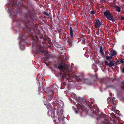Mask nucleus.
<instances>
[{"label":"nucleus","mask_w":124,"mask_h":124,"mask_svg":"<svg viewBox=\"0 0 124 124\" xmlns=\"http://www.w3.org/2000/svg\"><path fill=\"white\" fill-rule=\"evenodd\" d=\"M34 15L33 12L29 9H28L24 18L22 20L17 19V23L19 26H20L22 23H23L25 26L24 30L30 33L31 30L33 27L32 22L34 20Z\"/></svg>","instance_id":"obj_1"},{"label":"nucleus","mask_w":124,"mask_h":124,"mask_svg":"<svg viewBox=\"0 0 124 124\" xmlns=\"http://www.w3.org/2000/svg\"><path fill=\"white\" fill-rule=\"evenodd\" d=\"M79 102L77 105V109L80 112L85 111L88 114L92 115L95 113L96 111L98 112V109L96 108V107L92 105L89 106L85 100L83 98H79L77 99Z\"/></svg>","instance_id":"obj_2"},{"label":"nucleus","mask_w":124,"mask_h":124,"mask_svg":"<svg viewBox=\"0 0 124 124\" xmlns=\"http://www.w3.org/2000/svg\"><path fill=\"white\" fill-rule=\"evenodd\" d=\"M31 34V36L33 40H35L34 38H35L37 40H39V39H41V40L40 41H41L42 40L43 41V44H46L48 46L51 47L52 46H53L52 43L50 39L49 38L46 37L44 39L42 37H41L40 36H39V33L37 35H35L34 36L33 34Z\"/></svg>","instance_id":"obj_3"},{"label":"nucleus","mask_w":124,"mask_h":124,"mask_svg":"<svg viewBox=\"0 0 124 124\" xmlns=\"http://www.w3.org/2000/svg\"><path fill=\"white\" fill-rule=\"evenodd\" d=\"M61 102H59L55 101V107L56 106L57 107L56 112L58 116V119L59 121H60L61 117L62 116L63 111V103L62 101H61Z\"/></svg>","instance_id":"obj_4"},{"label":"nucleus","mask_w":124,"mask_h":124,"mask_svg":"<svg viewBox=\"0 0 124 124\" xmlns=\"http://www.w3.org/2000/svg\"><path fill=\"white\" fill-rule=\"evenodd\" d=\"M53 88L51 87H44V91L48 94V96L46 98V100L47 101H50L52 98L54 93L52 91Z\"/></svg>","instance_id":"obj_5"},{"label":"nucleus","mask_w":124,"mask_h":124,"mask_svg":"<svg viewBox=\"0 0 124 124\" xmlns=\"http://www.w3.org/2000/svg\"><path fill=\"white\" fill-rule=\"evenodd\" d=\"M58 68L60 71H62L63 75L64 73H65V70L67 72H68L70 69L67 66L66 64L62 62L59 64L58 66Z\"/></svg>","instance_id":"obj_6"},{"label":"nucleus","mask_w":124,"mask_h":124,"mask_svg":"<svg viewBox=\"0 0 124 124\" xmlns=\"http://www.w3.org/2000/svg\"><path fill=\"white\" fill-rule=\"evenodd\" d=\"M36 45L37 53L41 54L43 53L44 51L42 46H41L40 44H38L37 43H36Z\"/></svg>","instance_id":"obj_7"},{"label":"nucleus","mask_w":124,"mask_h":124,"mask_svg":"<svg viewBox=\"0 0 124 124\" xmlns=\"http://www.w3.org/2000/svg\"><path fill=\"white\" fill-rule=\"evenodd\" d=\"M70 34L71 36L70 39L71 40L69 41V45H71L72 44V40L73 39V34L72 28L71 27H70Z\"/></svg>","instance_id":"obj_8"},{"label":"nucleus","mask_w":124,"mask_h":124,"mask_svg":"<svg viewBox=\"0 0 124 124\" xmlns=\"http://www.w3.org/2000/svg\"><path fill=\"white\" fill-rule=\"evenodd\" d=\"M94 24L95 28H99L101 25L102 23L98 19L97 20Z\"/></svg>","instance_id":"obj_9"},{"label":"nucleus","mask_w":124,"mask_h":124,"mask_svg":"<svg viewBox=\"0 0 124 124\" xmlns=\"http://www.w3.org/2000/svg\"><path fill=\"white\" fill-rule=\"evenodd\" d=\"M107 18L112 22H114L115 21V20L113 17V15L111 14H110L109 15L107 16Z\"/></svg>","instance_id":"obj_10"},{"label":"nucleus","mask_w":124,"mask_h":124,"mask_svg":"<svg viewBox=\"0 0 124 124\" xmlns=\"http://www.w3.org/2000/svg\"><path fill=\"white\" fill-rule=\"evenodd\" d=\"M99 52L101 53V54L102 57H104V54L103 50L102 47L101 46H100Z\"/></svg>","instance_id":"obj_11"},{"label":"nucleus","mask_w":124,"mask_h":124,"mask_svg":"<svg viewBox=\"0 0 124 124\" xmlns=\"http://www.w3.org/2000/svg\"><path fill=\"white\" fill-rule=\"evenodd\" d=\"M16 11L17 13H21L22 11L21 6L18 7L16 9Z\"/></svg>","instance_id":"obj_12"},{"label":"nucleus","mask_w":124,"mask_h":124,"mask_svg":"<svg viewBox=\"0 0 124 124\" xmlns=\"http://www.w3.org/2000/svg\"><path fill=\"white\" fill-rule=\"evenodd\" d=\"M111 55H112V56H114L116 55L117 53L114 50H112L111 51Z\"/></svg>","instance_id":"obj_13"},{"label":"nucleus","mask_w":124,"mask_h":124,"mask_svg":"<svg viewBox=\"0 0 124 124\" xmlns=\"http://www.w3.org/2000/svg\"><path fill=\"white\" fill-rule=\"evenodd\" d=\"M108 66L110 67L112 66H115V65L113 64V61H110L108 64Z\"/></svg>","instance_id":"obj_14"},{"label":"nucleus","mask_w":124,"mask_h":124,"mask_svg":"<svg viewBox=\"0 0 124 124\" xmlns=\"http://www.w3.org/2000/svg\"><path fill=\"white\" fill-rule=\"evenodd\" d=\"M51 114L50 116L53 119L54 117V110L52 109H51Z\"/></svg>","instance_id":"obj_15"},{"label":"nucleus","mask_w":124,"mask_h":124,"mask_svg":"<svg viewBox=\"0 0 124 124\" xmlns=\"http://www.w3.org/2000/svg\"><path fill=\"white\" fill-rule=\"evenodd\" d=\"M115 98L114 97H113L112 98V101L113 102V107L114 106V108H115V107L116 106V104L115 103Z\"/></svg>","instance_id":"obj_16"},{"label":"nucleus","mask_w":124,"mask_h":124,"mask_svg":"<svg viewBox=\"0 0 124 124\" xmlns=\"http://www.w3.org/2000/svg\"><path fill=\"white\" fill-rule=\"evenodd\" d=\"M63 49L62 48H60L58 49V53L59 54H62V51Z\"/></svg>","instance_id":"obj_17"},{"label":"nucleus","mask_w":124,"mask_h":124,"mask_svg":"<svg viewBox=\"0 0 124 124\" xmlns=\"http://www.w3.org/2000/svg\"><path fill=\"white\" fill-rule=\"evenodd\" d=\"M99 116L100 118H104L106 117V115L102 113H101Z\"/></svg>","instance_id":"obj_18"},{"label":"nucleus","mask_w":124,"mask_h":124,"mask_svg":"<svg viewBox=\"0 0 124 124\" xmlns=\"http://www.w3.org/2000/svg\"><path fill=\"white\" fill-rule=\"evenodd\" d=\"M55 46L57 48H61V45L59 44H56V42H55Z\"/></svg>","instance_id":"obj_19"},{"label":"nucleus","mask_w":124,"mask_h":124,"mask_svg":"<svg viewBox=\"0 0 124 124\" xmlns=\"http://www.w3.org/2000/svg\"><path fill=\"white\" fill-rule=\"evenodd\" d=\"M27 7H30L32 6L31 2L30 1H28L26 2Z\"/></svg>","instance_id":"obj_20"},{"label":"nucleus","mask_w":124,"mask_h":124,"mask_svg":"<svg viewBox=\"0 0 124 124\" xmlns=\"http://www.w3.org/2000/svg\"><path fill=\"white\" fill-rule=\"evenodd\" d=\"M124 81H123L121 82V88L123 90H124Z\"/></svg>","instance_id":"obj_21"},{"label":"nucleus","mask_w":124,"mask_h":124,"mask_svg":"<svg viewBox=\"0 0 124 124\" xmlns=\"http://www.w3.org/2000/svg\"><path fill=\"white\" fill-rule=\"evenodd\" d=\"M116 10L118 12H120L121 11V8L119 6H117L116 7Z\"/></svg>","instance_id":"obj_22"},{"label":"nucleus","mask_w":124,"mask_h":124,"mask_svg":"<svg viewBox=\"0 0 124 124\" xmlns=\"http://www.w3.org/2000/svg\"><path fill=\"white\" fill-rule=\"evenodd\" d=\"M109 11L108 10H106L105 12H104V16H107V14L109 13Z\"/></svg>","instance_id":"obj_23"},{"label":"nucleus","mask_w":124,"mask_h":124,"mask_svg":"<svg viewBox=\"0 0 124 124\" xmlns=\"http://www.w3.org/2000/svg\"><path fill=\"white\" fill-rule=\"evenodd\" d=\"M114 87V86L113 85H107L106 86V87L107 88H113Z\"/></svg>","instance_id":"obj_24"},{"label":"nucleus","mask_w":124,"mask_h":124,"mask_svg":"<svg viewBox=\"0 0 124 124\" xmlns=\"http://www.w3.org/2000/svg\"><path fill=\"white\" fill-rule=\"evenodd\" d=\"M119 60L120 63H118V64H120L121 63H123L124 62V61L121 59H120Z\"/></svg>","instance_id":"obj_25"},{"label":"nucleus","mask_w":124,"mask_h":124,"mask_svg":"<svg viewBox=\"0 0 124 124\" xmlns=\"http://www.w3.org/2000/svg\"><path fill=\"white\" fill-rule=\"evenodd\" d=\"M56 29H57V30L59 31V32H61V29L60 28V26H58L57 27Z\"/></svg>","instance_id":"obj_26"},{"label":"nucleus","mask_w":124,"mask_h":124,"mask_svg":"<svg viewBox=\"0 0 124 124\" xmlns=\"http://www.w3.org/2000/svg\"><path fill=\"white\" fill-rule=\"evenodd\" d=\"M110 57L109 56H107L106 57L105 59L108 61H109V60H110Z\"/></svg>","instance_id":"obj_27"},{"label":"nucleus","mask_w":124,"mask_h":124,"mask_svg":"<svg viewBox=\"0 0 124 124\" xmlns=\"http://www.w3.org/2000/svg\"><path fill=\"white\" fill-rule=\"evenodd\" d=\"M113 64H114V65H115V66H116L118 64L117 62H116L113 61Z\"/></svg>","instance_id":"obj_28"},{"label":"nucleus","mask_w":124,"mask_h":124,"mask_svg":"<svg viewBox=\"0 0 124 124\" xmlns=\"http://www.w3.org/2000/svg\"><path fill=\"white\" fill-rule=\"evenodd\" d=\"M105 65H106V66H108V62L106 61H105Z\"/></svg>","instance_id":"obj_29"},{"label":"nucleus","mask_w":124,"mask_h":124,"mask_svg":"<svg viewBox=\"0 0 124 124\" xmlns=\"http://www.w3.org/2000/svg\"><path fill=\"white\" fill-rule=\"evenodd\" d=\"M63 36H64V39H65L66 38V35L65 33H63Z\"/></svg>","instance_id":"obj_30"},{"label":"nucleus","mask_w":124,"mask_h":124,"mask_svg":"<svg viewBox=\"0 0 124 124\" xmlns=\"http://www.w3.org/2000/svg\"><path fill=\"white\" fill-rule=\"evenodd\" d=\"M90 14H95V12L93 11H91L90 12Z\"/></svg>","instance_id":"obj_31"},{"label":"nucleus","mask_w":124,"mask_h":124,"mask_svg":"<svg viewBox=\"0 0 124 124\" xmlns=\"http://www.w3.org/2000/svg\"><path fill=\"white\" fill-rule=\"evenodd\" d=\"M121 71L122 72L124 73V67L121 69Z\"/></svg>","instance_id":"obj_32"},{"label":"nucleus","mask_w":124,"mask_h":124,"mask_svg":"<svg viewBox=\"0 0 124 124\" xmlns=\"http://www.w3.org/2000/svg\"><path fill=\"white\" fill-rule=\"evenodd\" d=\"M44 14L46 16H48L49 14L47 12H44Z\"/></svg>","instance_id":"obj_33"},{"label":"nucleus","mask_w":124,"mask_h":124,"mask_svg":"<svg viewBox=\"0 0 124 124\" xmlns=\"http://www.w3.org/2000/svg\"><path fill=\"white\" fill-rule=\"evenodd\" d=\"M105 54L107 55L108 53V51H105Z\"/></svg>","instance_id":"obj_34"},{"label":"nucleus","mask_w":124,"mask_h":124,"mask_svg":"<svg viewBox=\"0 0 124 124\" xmlns=\"http://www.w3.org/2000/svg\"><path fill=\"white\" fill-rule=\"evenodd\" d=\"M50 68L52 71H54V68H53L52 67H51Z\"/></svg>","instance_id":"obj_35"},{"label":"nucleus","mask_w":124,"mask_h":124,"mask_svg":"<svg viewBox=\"0 0 124 124\" xmlns=\"http://www.w3.org/2000/svg\"><path fill=\"white\" fill-rule=\"evenodd\" d=\"M121 19L122 20H124V18L123 16H121Z\"/></svg>","instance_id":"obj_36"},{"label":"nucleus","mask_w":124,"mask_h":124,"mask_svg":"<svg viewBox=\"0 0 124 124\" xmlns=\"http://www.w3.org/2000/svg\"><path fill=\"white\" fill-rule=\"evenodd\" d=\"M111 13H110V12L109 11V13H108V14H107V16H106V17L107 18V16H108V15H109V14H111Z\"/></svg>","instance_id":"obj_37"},{"label":"nucleus","mask_w":124,"mask_h":124,"mask_svg":"<svg viewBox=\"0 0 124 124\" xmlns=\"http://www.w3.org/2000/svg\"><path fill=\"white\" fill-rule=\"evenodd\" d=\"M112 56V55H111V56H109V57H110V59H112V56Z\"/></svg>","instance_id":"obj_38"},{"label":"nucleus","mask_w":124,"mask_h":124,"mask_svg":"<svg viewBox=\"0 0 124 124\" xmlns=\"http://www.w3.org/2000/svg\"><path fill=\"white\" fill-rule=\"evenodd\" d=\"M10 14H11V15L12 16H13V15H14L15 14V13L14 12H13V14H11V13Z\"/></svg>","instance_id":"obj_39"},{"label":"nucleus","mask_w":124,"mask_h":124,"mask_svg":"<svg viewBox=\"0 0 124 124\" xmlns=\"http://www.w3.org/2000/svg\"><path fill=\"white\" fill-rule=\"evenodd\" d=\"M81 80V79H78L77 80V81L78 82H79Z\"/></svg>","instance_id":"obj_40"},{"label":"nucleus","mask_w":124,"mask_h":124,"mask_svg":"<svg viewBox=\"0 0 124 124\" xmlns=\"http://www.w3.org/2000/svg\"><path fill=\"white\" fill-rule=\"evenodd\" d=\"M116 62H117V63H120V62L119 60L118 61H117ZM117 64H118V63Z\"/></svg>","instance_id":"obj_41"},{"label":"nucleus","mask_w":124,"mask_h":124,"mask_svg":"<svg viewBox=\"0 0 124 124\" xmlns=\"http://www.w3.org/2000/svg\"><path fill=\"white\" fill-rule=\"evenodd\" d=\"M75 113H76L77 114L78 113V111L77 110L75 111Z\"/></svg>","instance_id":"obj_42"},{"label":"nucleus","mask_w":124,"mask_h":124,"mask_svg":"<svg viewBox=\"0 0 124 124\" xmlns=\"http://www.w3.org/2000/svg\"><path fill=\"white\" fill-rule=\"evenodd\" d=\"M44 62L45 63L46 65L47 66V63L46 62Z\"/></svg>","instance_id":"obj_43"},{"label":"nucleus","mask_w":124,"mask_h":124,"mask_svg":"<svg viewBox=\"0 0 124 124\" xmlns=\"http://www.w3.org/2000/svg\"><path fill=\"white\" fill-rule=\"evenodd\" d=\"M46 58V59L47 60H48V57H45Z\"/></svg>","instance_id":"obj_44"},{"label":"nucleus","mask_w":124,"mask_h":124,"mask_svg":"<svg viewBox=\"0 0 124 124\" xmlns=\"http://www.w3.org/2000/svg\"><path fill=\"white\" fill-rule=\"evenodd\" d=\"M103 2H105L106 1V0H102Z\"/></svg>","instance_id":"obj_45"},{"label":"nucleus","mask_w":124,"mask_h":124,"mask_svg":"<svg viewBox=\"0 0 124 124\" xmlns=\"http://www.w3.org/2000/svg\"><path fill=\"white\" fill-rule=\"evenodd\" d=\"M53 106L54 107V101H53Z\"/></svg>","instance_id":"obj_46"},{"label":"nucleus","mask_w":124,"mask_h":124,"mask_svg":"<svg viewBox=\"0 0 124 124\" xmlns=\"http://www.w3.org/2000/svg\"><path fill=\"white\" fill-rule=\"evenodd\" d=\"M70 74H68V76H70Z\"/></svg>","instance_id":"obj_47"},{"label":"nucleus","mask_w":124,"mask_h":124,"mask_svg":"<svg viewBox=\"0 0 124 124\" xmlns=\"http://www.w3.org/2000/svg\"><path fill=\"white\" fill-rule=\"evenodd\" d=\"M24 36V35L23 34V37H22V39H23V37Z\"/></svg>","instance_id":"obj_48"},{"label":"nucleus","mask_w":124,"mask_h":124,"mask_svg":"<svg viewBox=\"0 0 124 124\" xmlns=\"http://www.w3.org/2000/svg\"><path fill=\"white\" fill-rule=\"evenodd\" d=\"M25 37V39H26L27 38V36H26Z\"/></svg>","instance_id":"obj_49"},{"label":"nucleus","mask_w":124,"mask_h":124,"mask_svg":"<svg viewBox=\"0 0 124 124\" xmlns=\"http://www.w3.org/2000/svg\"><path fill=\"white\" fill-rule=\"evenodd\" d=\"M56 120H55V121H55V124H56L55 123V122H56Z\"/></svg>","instance_id":"obj_50"},{"label":"nucleus","mask_w":124,"mask_h":124,"mask_svg":"<svg viewBox=\"0 0 124 124\" xmlns=\"http://www.w3.org/2000/svg\"><path fill=\"white\" fill-rule=\"evenodd\" d=\"M53 121L54 122V119H53Z\"/></svg>","instance_id":"obj_51"},{"label":"nucleus","mask_w":124,"mask_h":124,"mask_svg":"<svg viewBox=\"0 0 124 124\" xmlns=\"http://www.w3.org/2000/svg\"><path fill=\"white\" fill-rule=\"evenodd\" d=\"M104 84H107L106 83H104Z\"/></svg>","instance_id":"obj_52"},{"label":"nucleus","mask_w":124,"mask_h":124,"mask_svg":"<svg viewBox=\"0 0 124 124\" xmlns=\"http://www.w3.org/2000/svg\"><path fill=\"white\" fill-rule=\"evenodd\" d=\"M34 46V44H33L32 45V46Z\"/></svg>","instance_id":"obj_53"},{"label":"nucleus","mask_w":124,"mask_h":124,"mask_svg":"<svg viewBox=\"0 0 124 124\" xmlns=\"http://www.w3.org/2000/svg\"><path fill=\"white\" fill-rule=\"evenodd\" d=\"M54 11V10H53V12L54 14V12H53Z\"/></svg>","instance_id":"obj_54"}]
</instances>
